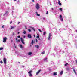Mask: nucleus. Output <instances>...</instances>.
Listing matches in <instances>:
<instances>
[{
	"label": "nucleus",
	"instance_id": "obj_7",
	"mask_svg": "<svg viewBox=\"0 0 77 77\" xmlns=\"http://www.w3.org/2000/svg\"><path fill=\"white\" fill-rule=\"evenodd\" d=\"M27 37L29 38H32V36L30 34L28 35Z\"/></svg>",
	"mask_w": 77,
	"mask_h": 77
},
{
	"label": "nucleus",
	"instance_id": "obj_46",
	"mask_svg": "<svg viewBox=\"0 0 77 77\" xmlns=\"http://www.w3.org/2000/svg\"><path fill=\"white\" fill-rule=\"evenodd\" d=\"M32 2H33L35 1V0H32Z\"/></svg>",
	"mask_w": 77,
	"mask_h": 77
},
{
	"label": "nucleus",
	"instance_id": "obj_41",
	"mask_svg": "<svg viewBox=\"0 0 77 77\" xmlns=\"http://www.w3.org/2000/svg\"><path fill=\"white\" fill-rule=\"evenodd\" d=\"M43 20H45V18L44 17H43Z\"/></svg>",
	"mask_w": 77,
	"mask_h": 77
},
{
	"label": "nucleus",
	"instance_id": "obj_43",
	"mask_svg": "<svg viewBox=\"0 0 77 77\" xmlns=\"http://www.w3.org/2000/svg\"><path fill=\"white\" fill-rule=\"evenodd\" d=\"M35 41H36V42H38V40H37V39H35Z\"/></svg>",
	"mask_w": 77,
	"mask_h": 77
},
{
	"label": "nucleus",
	"instance_id": "obj_33",
	"mask_svg": "<svg viewBox=\"0 0 77 77\" xmlns=\"http://www.w3.org/2000/svg\"><path fill=\"white\" fill-rule=\"evenodd\" d=\"M59 10H60V11H62L63 10H62V8H60Z\"/></svg>",
	"mask_w": 77,
	"mask_h": 77
},
{
	"label": "nucleus",
	"instance_id": "obj_34",
	"mask_svg": "<svg viewBox=\"0 0 77 77\" xmlns=\"http://www.w3.org/2000/svg\"><path fill=\"white\" fill-rule=\"evenodd\" d=\"M59 17H60V18H62V15H60Z\"/></svg>",
	"mask_w": 77,
	"mask_h": 77
},
{
	"label": "nucleus",
	"instance_id": "obj_61",
	"mask_svg": "<svg viewBox=\"0 0 77 77\" xmlns=\"http://www.w3.org/2000/svg\"><path fill=\"white\" fill-rule=\"evenodd\" d=\"M14 1H17V0H13Z\"/></svg>",
	"mask_w": 77,
	"mask_h": 77
},
{
	"label": "nucleus",
	"instance_id": "obj_18",
	"mask_svg": "<svg viewBox=\"0 0 77 77\" xmlns=\"http://www.w3.org/2000/svg\"><path fill=\"white\" fill-rule=\"evenodd\" d=\"M32 54V52H29V53H28V55H31Z\"/></svg>",
	"mask_w": 77,
	"mask_h": 77
},
{
	"label": "nucleus",
	"instance_id": "obj_54",
	"mask_svg": "<svg viewBox=\"0 0 77 77\" xmlns=\"http://www.w3.org/2000/svg\"><path fill=\"white\" fill-rule=\"evenodd\" d=\"M16 40L17 41V38H16Z\"/></svg>",
	"mask_w": 77,
	"mask_h": 77
},
{
	"label": "nucleus",
	"instance_id": "obj_3",
	"mask_svg": "<svg viewBox=\"0 0 77 77\" xmlns=\"http://www.w3.org/2000/svg\"><path fill=\"white\" fill-rule=\"evenodd\" d=\"M51 33H49V36L48 37V41H50V39H51Z\"/></svg>",
	"mask_w": 77,
	"mask_h": 77
},
{
	"label": "nucleus",
	"instance_id": "obj_8",
	"mask_svg": "<svg viewBox=\"0 0 77 77\" xmlns=\"http://www.w3.org/2000/svg\"><path fill=\"white\" fill-rule=\"evenodd\" d=\"M58 4L59 5H60V6L62 5V4L61 3H60L59 0H58Z\"/></svg>",
	"mask_w": 77,
	"mask_h": 77
},
{
	"label": "nucleus",
	"instance_id": "obj_37",
	"mask_svg": "<svg viewBox=\"0 0 77 77\" xmlns=\"http://www.w3.org/2000/svg\"><path fill=\"white\" fill-rule=\"evenodd\" d=\"M46 14H47V15H48V11H47V12H46Z\"/></svg>",
	"mask_w": 77,
	"mask_h": 77
},
{
	"label": "nucleus",
	"instance_id": "obj_17",
	"mask_svg": "<svg viewBox=\"0 0 77 77\" xmlns=\"http://www.w3.org/2000/svg\"><path fill=\"white\" fill-rule=\"evenodd\" d=\"M20 48H23V45H20Z\"/></svg>",
	"mask_w": 77,
	"mask_h": 77
},
{
	"label": "nucleus",
	"instance_id": "obj_63",
	"mask_svg": "<svg viewBox=\"0 0 77 77\" xmlns=\"http://www.w3.org/2000/svg\"><path fill=\"white\" fill-rule=\"evenodd\" d=\"M38 40H40V38H39Z\"/></svg>",
	"mask_w": 77,
	"mask_h": 77
},
{
	"label": "nucleus",
	"instance_id": "obj_31",
	"mask_svg": "<svg viewBox=\"0 0 77 77\" xmlns=\"http://www.w3.org/2000/svg\"><path fill=\"white\" fill-rule=\"evenodd\" d=\"M5 27V25H3L2 26V28H4Z\"/></svg>",
	"mask_w": 77,
	"mask_h": 77
},
{
	"label": "nucleus",
	"instance_id": "obj_19",
	"mask_svg": "<svg viewBox=\"0 0 77 77\" xmlns=\"http://www.w3.org/2000/svg\"><path fill=\"white\" fill-rule=\"evenodd\" d=\"M63 44H66V41H63Z\"/></svg>",
	"mask_w": 77,
	"mask_h": 77
},
{
	"label": "nucleus",
	"instance_id": "obj_11",
	"mask_svg": "<svg viewBox=\"0 0 77 77\" xmlns=\"http://www.w3.org/2000/svg\"><path fill=\"white\" fill-rule=\"evenodd\" d=\"M72 69L73 70V71H74V73L75 74H76V72H75V69H74V67H73Z\"/></svg>",
	"mask_w": 77,
	"mask_h": 77
},
{
	"label": "nucleus",
	"instance_id": "obj_22",
	"mask_svg": "<svg viewBox=\"0 0 77 77\" xmlns=\"http://www.w3.org/2000/svg\"><path fill=\"white\" fill-rule=\"evenodd\" d=\"M45 52L44 51H43V52H42L41 53L42 54H45Z\"/></svg>",
	"mask_w": 77,
	"mask_h": 77
},
{
	"label": "nucleus",
	"instance_id": "obj_48",
	"mask_svg": "<svg viewBox=\"0 0 77 77\" xmlns=\"http://www.w3.org/2000/svg\"><path fill=\"white\" fill-rule=\"evenodd\" d=\"M23 38H26V36H23Z\"/></svg>",
	"mask_w": 77,
	"mask_h": 77
},
{
	"label": "nucleus",
	"instance_id": "obj_51",
	"mask_svg": "<svg viewBox=\"0 0 77 77\" xmlns=\"http://www.w3.org/2000/svg\"><path fill=\"white\" fill-rule=\"evenodd\" d=\"M20 23V22H19L18 23V24H19Z\"/></svg>",
	"mask_w": 77,
	"mask_h": 77
},
{
	"label": "nucleus",
	"instance_id": "obj_38",
	"mask_svg": "<svg viewBox=\"0 0 77 77\" xmlns=\"http://www.w3.org/2000/svg\"><path fill=\"white\" fill-rule=\"evenodd\" d=\"M38 30L39 31V32H42V31L41 30H40V29H39Z\"/></svg>",
	"mask_w": 77,
	"mask_h": 77
},
{
	"label": "nucleus",
	"instance_id": "obj_25",
	"mask_svg": "<svg viewBox=\"0 0 77 77\" xmlns=\"http://www.w3.org/2000/svg\"><path fill=\"white\" fill-rule=\"evenodd\" d=\"M32 30H33L34 31V32H35V29L34 28L32 27Z\"/></svg>",
	"mask_w": 77,
	"mask_h": 77
},
{
	"label": "nucleus",
	"instance_id": "obj_10",
	"mask_svg": "<svg viewBox=\"0 0 77 77\" xmlns=\"http://www.w3.org/2000/svg\"><path fill=\"white\" fill-rule=\"evenodd\" d=\"M41 71V70H39L36 73V75H38L40 71Z\"/></svg>",
	"mask_w": 77,
	"mask_h": 77
},
{
	"label": "nucleus",
	"instance_id": "obj_5",
	"mask_svg": "<svg viewBox=\"0 0 77 77\" xmlns=\"http://www.w3.org/2000/svg\"><path fill=\"white\" fill-rule=\"evenodd\" d=\"M47 59H48V58H47V57H46L43 60L44 62H48V61L47 60Z\"/></svg>",
	"mask_w": 77,
	"mask_h": 77
},
{
	"label": "nucleus",
	"instance_id": "obj_57",
	"mask_svg": "<svg viewBox=\"0 0 77 77\" xmlns=\"http://www.w3.org/2000/svg\"><path fill=\"white\" fill-rule=\"evenodd\" d=\"M20 34V32H18V34Z\"/></svg>",
	"mask_w": 77,
	"mask_h": 77
},
{
	"label": "nucleus",
	"instance_id": "obj_29",
	"mask_svg": "<svg viewBox=\"0 0 77 77\" xmlns=\"http://www.w3.org/2000/svg\"><path fill=\"white\" fill-rule=\"evenodd\" d=\"M3 48H0V50H3Z\"/></svg>",
	"mask_w": 77,
	"mask_h": 77
},
{
	"label": "nucleus",
	"instance_id": "obj_42",
	"mask_svg": "<svg viewBox=\"0 0 77 77\" xmlns=\"http://www.w3.org/2000/svg\"><path fill=\"white\" fill-rule=\"evenodd\" d=\"M20 36H17V38H20Z\"/></svg>",
	"mask_w": 77,
	"mask_h": 77
},
{
	"label": "nucleus",
	"instance_id": "obj_9",
	"mask_svg": "<svg viewBox=\"0 0 77 77\" xmlns=\"http://www.w3.org/2000/svg\"><path fill=\"white\" fill-rule=\"evenodd\" d=\"M16 27L15 26H11V29H15V27Z\"/></svg>",
	"mask_w": 77,
	"mask_h": 77
},
{
	"label": "nucleus",
	"instance_id": "obj_64",
	"mask_svg": "<svg viewBox=\"0 0 77 77\" xmlns=\"http://www.w3.org/2000/svg\"><path fill=\"white\" fill-rule=\"evenodd\" d=\"M18 63H20V62H18Z\"/></svg>",
	"mask_w": 77,
	"mask_h": 77
},
{
	"label": "nucleus",
	"instance_id": "obj_58",
	"mask_svg": "<svg viewBox=\"0 0 77 77\" xmlns=\"http://www.w3.org/2000/svg\"><path fill=\"white\" fill-rule=\"evenodd\" d=\"M76 32H77V30H76Z\"/></svg>",
	"mask_w": 77,
	"mask_h": 77
},
{
	"label": "nucleus",
	"instance_id": "obj_39",
	"mask_svg": "<svg viewBox=\"0 0 77 77\" xmlns=\"http://www.w3.org/2000/svg\"><path fill=\"white\" fill-rule=\"evenodd\" d=\"M14 47L15 48H16V46H15V43H14Z\"/></svg>",
	"mask_w": 77,
	"mask_h": 77
},
{
	"label": "nucleus",
	"instance_id": "obj_2",
	"mask_svg": "<svg viewBox=\"0 0 77 77\" xmlns=\"http://www.w3.org/2000/svg\"><path fill=\"white\" fill-rule=\"evenodd\" d=\"M20 40L22 43L23 44H25V43H24V39L21 38H20Z\"/></svg>",
	"mask_w": 77,
	"mask_h": 77
},
{
	"label": "nucleus",
	"instance_id": "obj_56",
	"mask_svg": "<svg viewBox=\"0 0 77 77\" xmlns=\"http://www.w3.org/2000/svg\"><path fill=\"white\" fill-rule=\"evenodd\" d=\"M77 35H76V38H77Z\"/></svg>",
	"mask_w": 77,
	"mask_h": 77
},
{
	"label": "nucleus",
	"instance_id": "obj_4",
	"mask_svg": "<svg viewBox=\"0 0 77 77\" xmlns=\"http://www.w3.org/2000/svg\"><path fill=\"white\" fill-rule=\"evenodd\" d=\"M3 60L4 64H6V59L5 58H3Z\"/></svg>",
	"mask_w": 77,
	"mask_h": 77
},
{
	"label": "nucleus",
	"instance_id": "obj_27",
	"mask_svg": "<svg viewBox=\"0 0 77 77\" xmlns=\"http://www.w3.org/2000/svg\"><path fill=\"white\" fill-rule=\"evenodd\" d=\"M60 20H61V21H63V18H60Z\"/></svg>",
	"mask_w": 77,
	"mask_h": 77
},
{
	"label": "nucleus",
	"instance_id": "obj_13",
	"mask_svg": "<svg viewBox=\"0 0 77 77\" xmlns=\"http://www.w3.org/2000/svg\"><path fill=\"white\" fill-rule=\"evenodd\" d=\"M54 75H57V72H55L53 73Z\"/></svg>",
	"mask_w": 77,
	"mask_h": 77
},
{
	"label": "nucleus",
	"instance_id": "obj_52",
	"mask_svg": "<svg viewBox=\"0 0 77 77\" xmlns=\"http://www.w3.org/2000/svg\"><path fill=\"white\" fill-rule=\"evenodd\" d=\"M51 10H54V9H53V8H51Z\"/></svg>",
	"mask_w": 77,
	"mask_h": 77
},
{
	"label": "nucleus",
	"instance_id": "obj_12",
	"mask_svg": "<svg viewBox=\"0 0 77 77\" xmlns=\"http://www.w3.org/2000/svg\"><path fill=\"white\" fill-rule=\"evenodd\" d=\"M34 43H35V41H34L33 40H32V42H31V44L32 45H33V44Z\"/></svg>",
	"mask_w": 77,
	"mask_h": 77
},
{
	"label": "nucleus",
	"instance_id": "obj_28",
	"mask_svg": "<svg viewBox=\"0 0 77 77\" xmlns=\"http://www.w3.org/2000/svg\"><path fill=\"white\" fill-rule=\"evenodd\" d=\"M26 31H24V32H23V33L24 34H26Z\"/></svg>",
	"mask_w": 77,
	"mask_h": 77
},
{
	"label": "nucleus",
	"instance_id": "obj_6",
	"mask_svg": "<svg viewBox=\"0 0 77 77\" xmlns=\"http://www.w3.org/2000/svg\"><path fill=\"white\" fill-rule=\"evenodd\" d=\"M6 39H7V38L6 37L4 38L3 39V42H6Z\"/></svg>",
	"mask_w": 77,
	"mask_h": 77
},
{
	"label": "nucleus",
	"instance_id": "obj_32",
	"mask_svg": "<svg viewBox=\"0 0 77 77\" xmlns=\"http://www.w3.org/2000/svg\"><path fill=\"white\" fill-rule=\"evenodd\" d=\"M17 42H20V40L19 39L17 41Z\"/></svg>",
	"mask_w": 77,
	"mask_h": 77
},
{
	"label": "nucleus",
	"instance_id": "obj_60",
	"mask_svg": "<svg viewBox=\"0 0 77 77\" xmlns=\"http://www.w3.org/2000/svg\"><path fill=\"white\" fill-rule=\"evenodd\" d=\"M76 48H77V46H76Z\"/></svg>",
	"mask_w": 77,
	"mask_h": 77
},
{
	"label": "nucleus",
	"instance_id": "obj_59",
	"mask_svg": "<svg viewBox=\"0 0 77 77\" xmlns=\"http://www.w3.org/2000/svg\"><path fill=\"white\" fill-rule=\"evenodd\" d=\"M34 37H35V35H34Z\"/></svg>",
	"mask_w": 77,
	"mask_h": 77
},
{
	"label": "nucleus",
	"instance_id": "obj_21",
	"mask_svg": "<svg viewBox=\"0 0 77 77\" xmlns=\"http://www.w3.org/2000/svg\"><path fill=\"white\" fill-rule=\"evenodd\" d=\"M35 47H36L37 48H39V46L38 45H35Z\"/></svg>",
	"mask_w": 77,
	"mask_h": 77
},
{
	"label": "nucleus",
	"instance_id": "obj_16",
	"mask_svg": "<svg viewBox=\"0 0 77 77\" xmlns=\"http://www.w3.org/2000/svg\"><path fill=\"white\" fill-rule=\"evenodd\" d=\"M68 65H69L68 63H66L65 64L64 66H68Z\"/></svg>",
	"mask_w": 77,
	"mask_h": 77
},
{
	"label": "nucleus",
	"instance_id": "obj_45",
	"mask_svg": "<svg viewBox=\"0 0 77 77\" xmlns=\"http://www.w3.org/2000/svg\"><path fill=\"white\" fill-rule=\"evenodd\" d=\"M7 13H8V12H6L4 15H6V14H7Z\"/></svg>",
	"mask_w": 77,
	"mask_h": 77
},
{
	"label": "nucleus",
	"instance_id": "obj_1",
	"mask_svg": "<svg viewBox=\"0 0 77 77\" xmlns=\"http://www.w3.org/2000/svg\"><path fill=\"white\" fill-rule=\"evenodd\" d=\"M36 8L38 10L39 9L40 7H39V5L38 3H37L36 4Z\"/></svg>",
	"mask_w": 77,
	"mask_h": 77
},
{
	"label": "nucleus",
	"instance_id": "obj_24",
	"mask_svg": "<svg viewBox=\"0 0 77 77\" xmlns=\"http://www.w3.org/2000/svg\"><path fill=\"white\" fill-rule=\"evenodd\" d=\"M32 71H29L28 72V74H31V72H32Z\"/></svg>",
	"mask_w": 77,
	"mask_h": 77
},
{
	"label": "nucleus",
	"instance_id": "obj_30",
	"mask_svg": "<svg viewBox=\"0 0 77 77\" xmlns=\"http://www.w3.org/2000/svg\"><path fill=\"white\" fill-rule=\"evenodd\" d=\"M0 63H1V64H2V63H3V61H2V60L0 62Z\"/></svg>",
	"mask_w": 77,
	"mask_h": 77
},
{
	"label": "nucleus",
	"instance_id": "obj_44",
	"mask_svg": "<svg viewBox=\"0 0 77 77\" xmlns=\"http://www.w3.org/2000/svg\"><path fill=\"white\" fill-rule=\"evenodd\" d=\"M39 38V36H37V38Z\"/></svg>",
	"mask_w": 77,
	"mask_h": 77
},
{
	"label": "nucleus",
	"instance_id": "obj_26",
	"mask_svg": "<svg viewBox=\"0 0 77 77\" xmlns=\"http://www.w3.org/2000/svg\"><path fill=\"white\" fill-rule=\"evenodd\" d=\"M45 34H46V32H43V35H45Z\"/></svg>",
	"mask_w": 77,
	"mask_h": 77
},
{
	"label": "nucleus",
	"instance_id": "obj_55",
	"mask_svg": "<svg viewBox=\"0 0 77 77\" xmlns=\"http://www.w3.org/2000/svg\"><path fill=\"white\" fill-rule=\"evenodd\" d=\"M13 42V40H11V42Z\"/></svg>",
	"mask_w": 77,
	"mask_h": 77
},
{
	"label": "nucleus",
	"instance_id": "obj_49",
	"mask_svg": "<svg viewBox=\"0 0 77 77\" xmlns=\"http://www.w3.org/2000/svg\"><path fill=\"white\" fill-rule=\"evenodd\" d=\"M25 27L26 29H27V27H26V26H25Z\"/></svg>",
	"mask_w": 77,
	"mask_h": 77
},
{
	"label": "nucleus",
	"instance_id": "obj_53",
	"mask_svg": "<svg viewBox=\"0 0 77 77\" xmlns=\"http://www.w3.org/2000/svg\"><path fill=\"white\" fill-rule=\"evenodd\" d=\"M75 62H76V63H77V60H76Z\"/></svg>",
	"mask_w": 77,
	"mask_h": 77
},
{
	"label": "nucleus",
	"instance_id": "obj_23",
	"mask_svg": "<svg viewBox=\"0 0 77 77\" xmlns=\"http://www.w3.org/2000/svg\"><path fill=\"white\" fill-rule=\"evenodd\" d=\"M29 76H30V77H32V74H31V73H30V74H29Z\"/></svg>",
	"mask_w": 77,
	"mask_h": 77
},
{
	"label": "nucleus",
	"instance_id": "obj_40",
	"mask_svg": "<svg viewBox=\"0 0 77 77\" xmlns=\"http://www.w3.org/2000/svg\"><path fill=\"white\" fill-rule=\"evenodd\" d=\"M12 21H11L10 24H12Z\"/></svg>",
	"mask_w": 77,
	"mask_h": 77
},
{
	"label": "nucleus",
	"instance_id": "obj_35",
	"mask_svg": "<svg viewBox=\"0 0 77 77\" xmlns=\"http://www.w3.org/2000/svg\"><path fill=\"white\" fill-rule=\"evenodd\" d=\"M28 31L29 32H31V30L30 29H29Z\"/></svg>",
	"mask_w": 77,
	"mask_h": 77
},
{
	"label": "nucleus",
	"instance_id": "obj_20",
	"mask_svg": "<svg viewBox=\"0 0 77 77\" xmlns=\"http://www.w3.org/2000/svg\"><path fill=\"white\" fill-rule=\"evenodd\" d=\"M58 48V47H56L55 49V51H57V49Z\"/></svg>",
	"mask_w": 77,
	"mask_h": 77
},
{
	"label": "nucleus",
	"instance_id": "obj_15",
	"mask_svg": "<svg viewBox=\"0 0 77 77\" xmlns=\"http://www.w3.org/2000/svg\"><path fill=\"white\" fill-rule=\"evenodd\" d=\"M35 13L37 16H38V17H39V16H40V14H38V12H36Z\"/></svg>",
	"mask_w": 77,
	"mask_h": 77
},
{
	"label": "nucleus",
	"instance_id": "obj_50",
	"mask_svg": "<svg viewBox=\"0 0 77 77\" xmlns=\"http://www.w3.org/2000/svg\"><path fill=\"white\" fill-rule=\"evenodd\" d=\"M37 36H38L39 37V34H37Z\"/></svg>",
	"mask_w": 77,
	"mask_h": 77
},
{
	"label": "nucleus",
	"instance_id": "obj_62",
	"mask_svg": "<svg viewBox=\"0 0 77 77\" xmlns=\"http://www.w3.org/2000/svg\"><path fill=\"white\" fill-rule=\"evenodd\" d=\"M18 2H19V0H18L17 2V3H18Z\"/></svg>",
	"mask_w": 77,
	"mask_h": 77
},
{
	"label": "nucleus",
	"instance_id": "obj_14",
	"mask_svg": "<svg viewBox=\"0 0 77 77\" xmlns=\"http://www.w3.org/2000/svg\"><path fill=\"white\" fill-rule=\"evenodd\" d=\"M63 71H61V72H60V75H62V74H63Z\"/></svg>",
	"mask_w": 77,
	"mask_h": 77
},
{
	"label": "nucleus",
	"instance_id": "obj_47",
	"mask_svg": "<svg viewBox=\"0 0 77 77\" xmlns=\"http://www.w3.org/2000/svg\"><path fill=\"white\" fill-rule=\"evenodd\" d=\"M12 8L13 10H14V8L13 7H12Z\"/></svg>",
	"mask_w": 77,
	"mask_h": 77
},
{
	"label": "nucleus",
	"instance_id": "obj_36",
	"mask_svg": "<svg viewBox=\"0 0 77 77\" xmlns=\"http://www.w3.org/2000/svg\"><path fill=\"white\" fill-rule=\"evenodd\" d=\"M12 36H14V32H13L12 33Z\"/></svg>",
	"mask_w": 77,
	"mask_h": 77
}]
</instances>
